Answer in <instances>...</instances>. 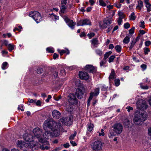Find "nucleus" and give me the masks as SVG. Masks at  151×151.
<instances>
[{
  "label": "nucleus",
  "mask_w": 151,
  "mask_h": 151,
  "mask_svg": "<svg viewBox=\"0 0 151 151\" xmlns=\"http://www.w3.org/2000/svg\"><path fill=\"white\" fill-rule=\"evenodd\" d=\"M43 127L45 132L43 134L44 138H42V139H44L45 140V141L43 143H45L46 144L49 145V143L46 139H49L50 137L51 133L49 131H46L47 128H49L51 129L53 132L54 136L57 137L59 135V131L62 127L60 123H57L52 120L49 119H47L44 122Z\"/></svg>",
  "instance_id": "obj_1"
},
{
  "label": "nucleus",
  "mask_w": 151,
  "mask_h": 151,
  "mask_svg": "<svg viewBox=\"0 0 151 151\" xmlns=\"http://www.w3.org/2000/svg\"><path fill=\"white\" fill-rule=\"evenodd\" d=\"M112 128V129L110 130L108 133V136L110 138L120 134L122 132L123 127L121 123H117L113 125Z\"/></svg>",
  "instance_id": "obj_2"
},
{
  "label": "nucleus",
  "mask_w": 151,
  "mask_h": 151,
  "mask_svg": "<svg viewBox=\"0 0 151 151\" xmlns=\"http://www.w3.org/2000/svg\"><path fill=\"white\" fill-rule=\"evenodd\" d=\"M147 117V113L145 112L136 111L133 119L134 124L136 125L141 124L146 119Z\"/></svg>",
  "instance_id": "obj_3"
},
{
  "label": "nucleus",
  "mask_w": 151,
  "mask_h": 151,
  "mask_svg": "<svg viewBox=\"0 0 151 151\" xmlns=\"http://www.w3.org/2000/svg\"><path fill=\"white\" fill-rule=\"evenodd\" d=\"M68 100L70 104H68L64 106V108L68 112L72 110V107L71 105H75L77 103L76 96L73 93H70L68 97Z\"/></svg>",
  "instance_id": "obj_4"
},
{
  "label": "nucleus",
  "mask_w": 151,
  "mask_h": 151,
  "mask_svg": "<svg viewBox=\"0 0 151 151\" xmlns=\"http://www.w3.org/2000/svg\"><path fill=\"white\" fill-rule=\"evenodd\" d=\"M102 143L100 140L92 142L90 144L91 147L93 151H99L102 149Z\"/></svg>",
  "instance_id": "obj_5"
},
{
  "label": "nucleus",
  "mask_w": 151,
  "mask_h": 151,
  "mask_svg": "<svg viewBox=\"0 0 151 151\" xmlns=\"http://www.w3.org/2000/svg\"><path fill=\"white\" fill-rule=\"evenodd\" d=\"M29 16L32 17L37 23L42 21V17L40 14L37 11H33L29 13Z\"/></svg>",
  "instance_id": "obj_6"
},
{
  "label": "nucleus",
  "mask_w": 151,
  "mask_h": 151,
  "mask_svg": "<svg viewBox=\"0 0 151 151\" xmlns=\"http://www.w3.org/2000/svg\"><path fill=\"white\" fill-rule=\"evenodd\" d=\"M33 132L35 137L38 139L39 142H43L45 141L44 139H42L41 135L42 133V130L39 128L37 127L35 128Z\"/></svg>",
  "instance_id": "obj_7"
},
{
  "label": "nucleus",
  "mask_w": 151,
  "mask_h": 151,
  "mask_svg": "<svg viewBox=\"0 0 151 151\" xmlns=\"http://www.w3.org/2000/svg\"><path fill=\"white\" fill-rule=\"evenodd\" d=\"M136 104L137 108L141 111L146 109L147 107L146 101L142 100H139Z\"/></svg>",
  "instance_id": "obj_8"
},
{
  "label": "nucleus",
  "mask_w": 151,
  "mask_h": 151,
  "mask_svg": "<svg viewBox=\"0 0 151 151\" xmlns=\"http://www.w3.org/2000/svg\"><path fill=\"white\" fill-rule=\"evenodd\" d=\"M66 23L67 24L68 26L73 29L74 28V26L76 24L75 22H74L72 20H70L66 16H64L63 17Z\"/></svg>",
  "instance_id": "obj_9"
},
{
  "label": "nucleus",
  "mask_w": 151,
  "mask_h": 151,
  "mask_svg": "<svg viewBox=\"0 0 151 151\" xmlns=\"http://www.w3.org/2000/svg\"><path fill=\"white\" fill-rule=\"evenodd\" d=\"M112 20L111 18L105 19L103 21L102 25L99 23V26L103 29H105L107 27L111 24Z\"/></svg>",
  "instance_id": "obj_10"
},
{
  "label": "nucleus",
  "mask_w": 151,
  "mask_h": 151,
  "mask_svg": "<svg viewBox=\"0 0 151 151\" xmlns=\"http://www.w3.org/2000/svg\"><path fill=\"white\" fill-rule=\"evenodd\" d=\"M91 21L88 19L81 20L78 22L77 24V26H83L85 25H91Z\"/></svg>",
  "instance_id": "obj_11"
},
{
  "label": "nucleus",
  "mask_w": 151,
  "mask_h": 151,
  "mask_svg": "<svg viewBox=\"0 0 151 151\" xmlns=\"http://www.w3.org/2000/svg\"><path fill=\"white\" fill-rule=\"evenodd\" d=\"M60 122H62V124H65L67 126H69L71 124L72 121L70 117L65 118L61 119Z\"/></svg>",
  "instance_id": "obj_12"
},
{
  "label": "nucleus",
  "mask_w": 151,
  "mask_h": 151,
  "mask_svg": "<svg viewBox=\"0 0 151 151\" xmlns=\"http://www.w3.org/2000/svg\"><path fill=\"white\" fill-rule=\"evenodd\" d=\"M94 92H91L90 93V96L89 97V101L91 100L93 96H97L99 94V88H96L94 89Z\"/></svg>",
  "instance_id": "obj_13"
},
{
  "label": "nucleus",
  "mask_w": 151,
  "mask_h": 151,
  "mask_svg": "<svg viewBox=\"0 0 151 151\" xmlns=\"http://www.w3.org/2000/svg\"><path fill=\"white\" fill-rule=\"evenodd\" d=\"M85 69L90 73H96V68L91 65H87L85 67Z\"/></svg>",
  "instance_id": "obj_14"
},
{
  "label": "nucleus",
  "mask_w": 151,
  "mask_h": 151,
  "mask_svg": "<svg viewBox=\"0 0 151 151\" xmlns=\"http://www.w3.org/2000/svg\"><path fill=\"white\" fill-rule=\"evenodd\" d=\"M30 144V143H29ZM17 146L21 148L24 147H25L27 148L28 147H29V145L28 143H26V142H22V141H18L17 144Z\"/></svg>",
  "instance_id": "obj_15"
},
{
  "label": "nucleus",
  "mask_w": 151,
  "mask_h": 151,
  "mask_svg": "<svg viewBox=\"0 0 151 151\" xmlns=\"http://www.w3.org/2000/svg\"><path fill=\"white\" fill-rule=\"evenodd\" d=\"M31 136L30 134H25L23 137V138L25 141L26 143H30L29 144V147H31V144L32 143L31 140L30 138H31Z\"/></svg>",
  "instance_id": "obj_16"
},
{
  "label": "nucleus",
  "mask_w": 151,
  "mask_h": 151,
  "mask_svg": "<svg viewBox=\"0 0 151 151\" xmlns=\"http://www.w3.org/2000/svg\"><path fill=\"white\" fill-rule=\"evenodd\" d=\"M79 76L82 79L87 80L89 78V76L87 73L83 72H79Z\"/></svg>",
  "instance_id": "obj_17"
},
{
  "label": "nucleus",
  "mask_w": 151,
  "mask_h": 151,
  "mask_svg": "<svg viewBox=\"0 0 151 151\" xmlns=\"http://www.w3.org/2000/svg\"><path fill=\"white\" fill-rule=\"evenodd\" d=\"M52 115L53 117L56 119H58L61 116L60 112L56 110L53 111Z\"/></svg>",
  "instance_id": "obj_18"
},
{
  "label": "nucleus",
  "mask_w": 151,
  "mask_h": 151,
  "mask_svg": "<svg viewBox=\"0 0 151 151\" xmlns=\"http://www.w3.org/2000/svg\"><path fill=\"white\" fill-rule=\"evenodd\" d=\"M144 1L147 11L150 12L151 11V4L149 2V0H144Z\"/></svg>",
  "instance_id": "obj_19"
},
{
  "label": "nucleus",
  "mask_w": 151,
  "mask_h": 151,
  "mask_svg": "<svg viewBox=\"0 0 151 151\" xmlns=\"http://www.w3.org/2000/svg\"><path fill=\"white\" fill-rule=\"evenodd\" d=\"M76 95L78 99H81L83 97V92L81 90L79 89L76 90Z\"/></svg>",
  "instance_id": "obj_20"
},
{
  "label": "nucleus",
  "mask_w": 151,
  "mask_h": 151,
  "mask_svg": "<svg viewBox=\"0 0 151 151\" xmlns=\"http://www.w3.org/2000/svg\"><path fill=\"white\" fill-rule=\"evenodd\" d=\"M116 78V75L115 71L113 69H112L111 72L109 77V81H111L112 79H113Z\"/></svg>",
  "instance_id": "obj_21"
},
{
  "label": "nucleus",
  "mask_w": 151,
  "mask_h": 151,
  "mask_svg": "<svg viewBox=\"0 0 151 151\" xmlns=\"http://www.w3.org/2000/svg\"><path fill=\"white\" fill-rule=\"evenodd\" d=\"M92 45L94 47H96V45L98 44V40L97 38H94L91 40Z\"/></svg>",
  "instance_id": "obj_22"
},
{
  "label": "nucleus",
  "mask_w": 151,
  "mask_h": 151,
  "mask_svg": "<svg viewBox=\"0 0 151 151\" xmlns=\"http://www.w3.org/2000/svg\"><path fill=\"white\" fill-rule=\"evenodd\" d=\"M143 6V4L142 1L141 0L139 1L136 7V9L139 10H141Z\"/></svg>",
  "instance_id": "obj_23"
},
{
  "label": "nucleus",
  "mask_w": 151,
  "mask_h": 151,
  "mask_svg": "<svg viewBox=\"0 0 151 151\" xmlns=\"http://www.w3.org/2000/svg\"><path fill=\"white\" fill-rule=\"evenodd\" d=\"M118 15L119 17V18L123 19L125 17V15L124 13L120 11L118 12Z\"/></svg>",
  "instance_id": "obj_24"
},
{
  "label": "nucleus",
  "mask_w": 151,
  "mask_h": 151,
  "mask_svg": "<svg viewBox=\"0 0 151 151\" xmlns=\"http://www.w3.org/2000/svg\"><path fill=\"white\" fill-rule=\"evenodd\" d=\"M8 48L10 51H12L14 49V45H13L9 44L7 46Z\"/></svg>",
  "instance_id": "obj_25"
},
{
  "label": "nucleus",
  "mask_w": 151,
  "mask_h": 151,
  "mask_svg": "<svg viewBox=\"0 0 151 151\" xmlns=\"http://www.w3.org/2000/svg\"><path fill=\"white\" fill-rule=\"evenodd\" d=\"M129 17H130L129 19L130 20H132L133 21L135 20L136 18V17L135 15V14L133 12L131 13L130 16H129Z\"/></svg>",
  "instance_id": "obj_26"
},
{
  "label": "nucleus",
  "mask_w": 151,
  "mask_h": 151,
  "mask_svg": "<svg viewBox=\"0 0 151 151\" xmlns=\"http://www.w3.org/2000/svg\"><path fill=\"white\" fill-rule=\"evenodd\" d=\"M130 38L128 36H126L125 37L123 40V43L125 44H127L129 42Z\"/></svg>",
  "instance_id": "obj_27"
},
{
  "label": "nucleus",
  "mask_w": 151,
  "mask_h": 151,
  "mask_svg": "<svg viewBox=\"0 0 151 151\" xmlns=\"http://www.w3.org/2000/svg\"><path fill=\"white\" fill-rule=\"evenodd\" d=\"M46 50L48 52L50 53H53L54 52V48L51 47H47L46 49Z\"/></svg>",
  "instance_id": "obj_28"
},
{
  "label": "nucleus",
  "mask_w": 151,
  "mask_h": 151,
  "mask_svg": "<svg viewBox=\"0 0 151 151\" xmlns=\"http://www.w3.org/2000/svg\"><path fill=\"white\" fill-rule=\"evenodd\" d=\"M99 5L102 6H105L106 5V3L103 0H99Z\"/></svg>",
  "instance_id": "obj_29"
},
{
  "label": "nucleus",
  "mask_w": 151,
  "mask_h": 151,
  "mask_svg": "<svg viewBox=\"0 0 151 151\" xmlns=\"http://www.w3.org/2000/svg\"><path fill=\"white\" fill-rule=\"evenodd\" d=\"M8 65V63L7 62H4L2 66V68L3 70H5L7 68V66Z\"/></svg>",
  "instance_id": "obj_30"
},
{
  "label": "nucleus",
  "mask_w": 151,
  "mask_h": 151,
  "mask_svg": "<svg viewBox=\"0 0 151 151\" xmlns=\"http://www.w3.org/2000/svg\"><path fill=\"white\" fill-rule=\"evenodd\" d=\"M93 125L92 124H88V130L89 131H91L93 128Z\"/></svg>",
  "instance_id": "obj_31"
},
{
  "label": "nucleus",
  "mask_w": 151,
  "mask_h": 151,
  "mask_svg": "<svg viewBox=\"0 0 151 151\" xmlns=\"http://www.w3.org/2000/svg\"><path fill=\"white\" fill-rule=\"evenodd\" d=\"M112 53V52L111 51H109L108 52H106L104 54V59L105 60H106L107 58H108L109 56Z\"/></svg>",
  "instance_id": "obj_32"
},
{
  "label": "nucleus",
  "mask_w": 151,
  "mask_h": 151,
  "mask_svg": "<svg viewBox=\"0 0 151 151\" xmlns=\"http://www.w3.org/2000/svg\"><path fill=\"white\" fill-rule=\"evenodd\" d=\"M115 49L117 52H120L121 51L122 47L120 45H117L115 47Z\"/></svg>",
  "instance_id": "obj_33"
},
{
  "label": "nucleus",
  "mask_w": 151,
  "mask_h": 151,
  "mask_svg": "<svg viewBox=\"0 0 151 151\" xmlns=\"http://www.w3.org/2000/svg\"><path fill=\"white\" fill-rule=\"evenodd\" d=\"M125 126H127L128 127L129 126V125L130 124L129 121L127 119H126L123 122Z\"/></svg>",
  "instance_id": "obj_34"
},
{
  "label": "nucleus",
  "mask_w": 151,
  "mask_h": 151,
  "mask_svg": "<svg viewBox=\"0 0 151 151\" xmlns=\"http://www.w3.org/2000/svg\"><path fill=\"white\" fill-rule=\"evenodd\" d=\"M95 52H96V53L97 55H98L99 56H101L102 55V51L99 49H96L95 50Z\"/></svg>",
  "instance_id": "obj_35"
},
{
  "label": "nucleus",
  "mask_w": 151,
  "mask_h": 151,
  "mask_svg": "<svg viewBox=\"0 0 151 151\" xmlns=\"http://www.w3.org/2000/svg\"><path fill=\"white\" fill-rule=\"evenodd\" d=\"M65 5H62V6L60 10L61 12L62 13H64L66 9Z\"/></svg>",
  "instance_id": "obj_36"
},
{
  "label": "nucleus",
  "mask_w": 151,
  "mask_h": 151,
  "mask_svg": "<svg viewBox=\"0 0 151 151\" xmlns=\"http://www.w3.org/2000/svg\"><path fill=\"white\" fill-rule=\"evenodd\" d=\"M135 42L134 41L132 40L130 43V45L129 47V49L130 50H131L132 49V48L134 47L135 44Z\"/></svg>",
  "instance_id": "obj_37"
},
{
  "label": "nucleus",
  "mask_w": 151,
  "mask_h": 151,
  "mask_svg": "<svg viewBox=\"0 0 151 151\" xmlns=\"http://www.w3.org/2000/svg\"><path fill=\"white\" fill-rule=\"evenodd\" d=\"M115 58V56L114 55H111L109 58L108 61L109 63H111L113 61Z\"/></svg>",
  "instance_id": "obj_38"
},
{
  "label": "nucleus",
  "mask_w": 151,
  "mask_h": 151,
  "mask_svg": "<svg viewBox=\"0 0 151 151\" xmlns=\"http://www.w3.org/2000/svg\"><path fill=\"white\" fill-rule=\"evenodd\" d=\"M144 52L145 55H147L148 54V52L150 51V50L148 48L145 47L144 48Z\"/></svg>",
  "instance_id": "obj_39"
},
{
  "label": "nucleus",
  "mask_w": 151,
  "mask_h": 151,
  "mask_svg": "<svg viewBox=\"0 0 151 151\" xmlns=\"http://www.w3.org/2000/svg\"><path fill=\"white\" fill-rule=\"evenodd\" d=\"M104 130L103 129H101V132H98L97 133L99 134L98 135L99 136H104L105 135L104 133Z\"/></svg>",
  "instance_id": "obj_40"
},
{
  "label": "nucleus",
  "mask_w": 151,
  "mask_h": 151,
  "mask_svg": "<svg viewBox=\"0 0 151 151\" xmlns=\"http://www.w3.org/2000/svg\"><path fill=\"white\" fill-rule=\"evenodd\" d=\"M140 86L142 89H147L149 88L148 86L147 85L144 86L142 83H140Z\"/></svg>",
  "instance_id": "obj_41"
},
{
  "label": "nucleus",
  "mask_w": 151,
  "mask_h": 151,
  "mask_svg": "<svg viewBox=\"0 0 151 151\" xmlns=\"http://www.w3.org/2000/svg\"><path fill=\"white\" fill-rule=\"evenodd\" d=\"M120 80L118 79H116L115 80V84L116 86H118L120 84Z\"/></svg>",
  "instance_id": "obj_42"
},
{
  "label": "nucleus",
  "mask_w": 151,
  "mask_h": 151,
  "mask_svg": "<svg viewBox=\"0 0 151 151\" xmlns=\"http://www.w3.org/2000/svg\"><path fill=\"white\" fill-rule=\"evenodd\" d=\"M119 2H116L114 4V5L117 8H119L121 6V4Z\"/></svg>",
  "instance_id": "obj_43"
},
{
  "label": "nucleus",
  "mask_w": 151,
  "mask_h": 151,
  "mask_svg": "<svg viewBox=\"0 0 151 151\" xmlns=\"http://www.w3.org/2000/svg\"><path fill=\"white\" fill-rule=\"evenodd\" d=\"M124 26L125 29H127L130 27V25L129 23L127 22L124 24Z\"/></svg>",
  "instance_id": "obj_44"
},
{
  "label": "nucleus",
  "mask_w": 151,
  "mask_h": 151,
  "mask_svg": "<svg viewBox=\"0 0 151 151\" xmlns=\"http://www.w3.org/2000/svg\"><path fill=\"white\" fill-rule=\"evenodd\" d=\"M22 28L21 26H19L18 27H15L13 29L14 31H15L16 30H17L19 32L21 31V29Z\"/></svg>",
  "instance_id": "obj_45"
},
{
  "label": "nucleus",
  "mask_w": 151,
  "mask_h": 151,
  "mask_svg": "<svg viewBox=\"0 0 151 151\" xmlns=\"http://www.w3.org/2000/svg\"><path fill=\"white\" fill-rule=\"evenodd\" d=\"M58 51L59 52L60 55H62L64 53H65V50H60V49H58Z\"/></svg>",
  "instance_id": "obj_46"
},
{
  "label": "nucleus",
  "mask_w": 151,
  "mask_h": 151,
  "mask_svg": "<svg viewBox=\"0 0 151 151\" xmlns=\"http://www.w3.org/2000/svg\"><path fill=\"white\" fill-rule=\"evenodd\" d=\"M43 69L41 68H39L37 69V73L38 74H41L43 72Z\"/></svg>",
  "instance_id": "obj_47"
},
{
  "label": "nucleus",
  "mask_w": 151,
  "mask_h": 151,
  "mask_svg": "<svg viewBox=\"0 0 151 151\" xmlns=\"http://www.w3.org/2000/svg\"><path fill=\"white\" fill-rule=\"evenodd\" d=\"M135 27H132L131 29L129 30V33L130 34H132L134 33V30L135 29Z\"/></svg>",
  "instance_id": "obj_48"
},
{
  "label": "nucleus",
  "mask_w": 151,
  "mask_h": 151,
  "mask_svg": "<svg viewBox=\"0 0 151 151\" xmlns=\"http://www.w3.org/2000/svg\"><path fill=\"white\" fill-rule=\"evenodd\" d=\"M144 24L145 23L144 21H141L140 22V27H142V28H144L145 27V25Z\"/></svg>",
  "instance_id": "obj_49"
},
{
  "label": "nucleus",
  "mask_w": 151,
  "mask_h": 151,
  "mask_svg": "<svg viewBox=\"0 0 151 151\" xmlns=\"http://www.w3.org/2000/svg\"><path fill=\"white\" fill-rule=\"evenodd\" d=\"M76 134V133L75 132L73 134L71 135L69 137V139L70 140L73 139Z\"/></svg>",
  "instance_id": "obj_50"
},
{
  "label": "nucleus",
  "mask_w": 151,
  "mask_h": 151,
  "mask_svg": "<svg viewBox=\"0 0 151 151\" xmlns=\"http://www.w3.org/2000/svg\"><path fill=\"white\" fill-rule=\"evenodd\" d=\"M151 44V42L150 41H147L145 42V45L146 46H148Z\"/></svg>",
  "instance_id": "obj_51"
},
{
  "label": "nucleus",
  "mask_w": 151,
  "mask_h": 151,
  "mask_svg": "<svg viewBox=\"0 0 151 151\" xmlns=\"http://www.w3.org/2000/svg\"><path fill=\"white\" fill-rule=\"evenodd\" d=\"M94 35V34L93 32L91 33L90 34H88V36L89 39H91Z\"/></svg>",
  "instance_id": "obj_52"
},
{
  "label": "nucleus",
  "mask_w": 151,
  "mask_h": 151,
  "mask_svg": "<svg viewBox=\"0 0 151 151\" xmlns=\"http://www.w3.org/2000/svg\"><path fill=\"white\" fill-rule=\"evenodd\" d=\"M122 18H118V20L117 21V22L118 23V24L119 25H120L122 23Z\"/></svg>",
  "instance_id": "obj_53"
},
{
  "label": "nucleus",
  "mask_w": 151,
  "mask_h": 151,
  "mask_svg": "<svg viewBox=\"0 0 151 151\" xmlns=\"http://www.w3.org/2000/svg\"><path fill=\"white\" fill-rule=\"evenodd\" d=\"M96 0H89V2L91 5H93L95 3Z\"/></svg>",
  "instance_id": "obj_54"
},
{
  "label": "nucleus",
  "mask_w": 151,
  "mask_h": 151,
  "mask_svg": "<svg viewBox=\"0 0 151 151\" xmlns=\"http://www.w3.org/2000/svg\"><path fill=\"white\" fill-rule=\"evenodd\" d=\"M61 97L60 96L57 97L55 95H54L53 96L54 99L56 101H58L60 99H61Z\"/></svg>",
  "instance_id": "obj_55"
},
{
  "label": "nucleus",
  "mask_w": 151,
  "mask_h": 151,
  "mask_svg": "<svg viewBox=\"0 0 151 151\" xmlns=\"http://www.w3.org/2000/svg\"><path fill=\"white\" fill-rule=\"evenodd\" d=\"M106 63V61L104 60H102L100 63V66L102 67Z\"/></svg>",
  "instance_id": "obj_56"
},
{
  "label": "nucleus",
  "mask_w": 151,
  "mask_h": 151,
  "mask_svg": "<svg viewBox=\"0 0 151 151\" xmlns=\"http://www.w3.org/2000/svg\"><path fill=\"white\" fill-rule=\"evenodd\" d=\"M148 134L149 136H151V127L149 128L148 129Z\"/></svg>",
  "instance_id": "obj_57"
},
{
  "label": "nucleus",
  "mask_w": 151,
  "mask_h": 151,
  "mask_svg": "<svg viewBox=\"0 0 151 151\" xmlns=\"http://www.w3.org/2000/svg\"><path fill=\"white\" fill-rule=\"evenodd\" d=\"M141 67L143 70H145L146 69L147 65L144 64H142L141 65Z\"/></svg>",
  "instance_id": "obj_58"
},
{
  "label": "nucleus",
  "mask_w": 151,
  "mask_h": 151,
  "mask_svg": "<svg viewBox=\"0 0 151 151\" xmlns=\"http://www.w3.org/2000/svg\"><path fill=\"white\" fill-rule=\"evenodd\" d=\"M67 0H62L61 1L62 5H66L67 3Z\"/></svg>",
  "instance_id": "obj_59"
},
{
  "label": "nucleus",
  "mask_w": 151,
  "mask_h": 151,
  "mask_svg": "<svg viewBox=\"0 0 151 151\" xmlns=\"http://www.w3.org/2000/svg\"><path fill=\"white\" fill-rule=\"evenodd\" d=\"M113 6L111 5H108L107 6V8L109 10H110L111 9H113Z\"/></svg>",
  "instance_id": "obj_60"
},
{
  "label": "nucleus",
  "mask_w": 151,
  "mask_h": 151,
  "mask_svg": "<svg viewBox=\"0 0 151 151\" xmlns=\"http://www.w3.org/2000/svg\"><path fill=\"white\" fill-rule=\"evenodd\" d=\"M52 98L51 96L50 95H49L48 96L47 99L45 100V101L47 102H48L49 101L50 99Z\"/></svg>",
  "instance_id": "obj_61"
},
{
  "label": "nucleus",
  "mask_w": 151,
  "mask_h": 151,
  "mask_svg": "<svg viewBox=\"0 0 151 151\" xmlns=\"http://www.w3.org/2000/svg\"><path fill=\"white\" fill-rule=\"evenodd\" d=\"M58 55L56 53H55L53 54V58L54 59H55L56 58H58Z\"/></svg>",
  "instance_id": "obj_62"
},
{
  "label": "nucleus",
  "mask_w": 151,
  "mask_h": 151,
  "mask_svg": "<svg viewBox=\"0 0 151 151\" xmlns=\"http://www.w3.org/2000/svg\"><path fill=\"white\" fill-rule=\"evenodd\" d=\"M36 104L37 106H40L41 105V103L40 100H38L37 102H36Z\"/></svg>",
  "instance_id": "obj_63"
},
{
  "label": "nucleus",
  "mask_w": 151,
  "mask_h": 151,
  "mask_svg": "<svg viewBox=\"0 0 151 151\" xmlns=\"http://www.w3.org/2000/svg\"><path fill=\"white\" fill-rule=\"evenodd\" d=\"M63 146L65 148H68L69 147V143H67L65 144H64L63 145Z\"/></svg>",
  "instance_id": "obj_64"
}]
</instances>
